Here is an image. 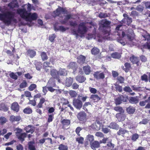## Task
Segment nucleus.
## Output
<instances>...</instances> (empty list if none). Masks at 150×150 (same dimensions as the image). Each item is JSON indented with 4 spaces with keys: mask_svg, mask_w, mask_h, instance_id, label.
I'll return each instance as SVG.
<instances>
[{
    "mask_svg": "<svg viewBox=\"0 0 150 150\" xmlns=\"http://www.w3.org/2000/svg\"><path fill=\"white\" fill-rule=\"evenodd\" d=\"M50 74L54 79L57 80L59 82L60 81L58 71L56 69H53L51 70L50 71Z\"/></svg>",
    "mask_w": 150,
    "mask_h": 150,
    "instance_id": "nucleus-10",
    "label": "nucleus"
},
{
    "mask_svg": "<svg viewBox=\"0 0 150 150\" xmlns=\"http://www.w3.org/2000/svg\"><path fill=\"white\" fill-rule=\"evenodd\" d=\"M67 67L69 69H71L75 71L77 68V65L76 62H71L67 66Z\"/></svg>",
    "mask_w": 150,
    "mask_h": 150,
    "instance_id": "nucleus-17",
    "label": "nucleus"
},
{
    "mask_svg": "<svg viewBox=\"0 0 150 150\" xmlns=\"http://www.w3.org/2000/svg\"><path fill=\"white\" fill-rule=\"evenodd\" d=\"M141 2V0H137L135 2H132V1L131 2H129V1L128 0H124L123 1H122V2H121V4L123 5H125L126 4H136L137 3H139Z\"/></svg>",
    "mask_w": 150,
    "mask_h": 150,
    "instance_id": "nucleus-31",
    "label": "nucleus"
},
{
    "mask_svg": "<svg viewBox=\"0 0 150 150\" xmlns=\"http://www.w3.org/2000/svg\"><path fill=\"white\" fill-rule=\"evenodd\" d=\"M21 120V117L20 116H15L11 115L10 117L9 120L12 122L15 121H19Z\"/></svg>",
    "mask_w": 150,
    "mask_h": 150,
    "instance_id": "nucleus-20",
    "label": "nucleus"
},
{
    "mask_svg": "<svg viewBox=\"0 0 150 150\" xmlns=\"http://www.w3.org/2000/svg\"><path fill=\"white\" fill-rule=\"evenodd\" d=\"M128 131L125 130L124 129L121 128L117 132V134L118 135L124 134L128 132Z\"/></svg>",
    "mask_w": 150,
    "mask_h": 150,
    "instance_id": "nucleus-40",
    "label": "nucleus"
},
{
    "mask_svg": "<svg viewBox=\"0 0 150 150\" xmlns=\"http://www.w3.org/2000/svg\"><path fill=\"white\" fill-rule=\"evenodd\" d=\"M46 101V100L43 97L41 98L40 100L39 103L36 106L38 108H41L43 107V104Z\"/></svg>",
    "mask_w": 150,
    "mask_h": 150,
    "instance_id": "nucleus-27",
    "label": "nucleus"
},
{
    "mask_svg": "<svg viewBox=\"0 0 150 150\" xmlns=\"http://www.w3.org/2000/svg\"><path fill=\"white\" fill-rule=\"evenodd\" d=\"M82 96L79 95L78 98H74L73 100V104L74 107L77 109L80 110L82 108L83 105L82 102L80 100Z\"/></svg>",
    "mask_w": 150,
    "mask_h": 150,
    "instance_id": "nucleus-5",
    "label": "nucleus"
},
{
    "mask_svg": "<svg viewBox=\"0 0 150 150\" xmlns=\"http://www.w3.org/2000/svg\"><path fill=\"white\" fill-rule=\"evenodd\" d=\"M142 35L143 37L142 40H147L146 44L143 45V47H150V42L148 41L150 40V34L148 33L146 31H144Z\"/></svg>",
    "mask_w": 150,
    "mask_h": 150,
    "instance_id": "nucleus-7",
    "label": "nucleus"
},
{
    "mask_svg": "<svg viewBox=\"0 0 150 150\" xmlns=\"http://www.w3.org/2000/svg\"><path fill=\"white\" fill-rule=\"evenodd\" d=\"M139 135L137 133H135L133 134L131 137V139L133 141H135L138 138Z\"/></svg>",
    "mask_w": 150,
    "mask_h": 150,
    "instance_id": "nucleus-55",
    "label": "nucleus"
},
{
    "mask_svg": "<svg viewBox=\"0 0 150 150\" xmlns=\"http://www.w3.org/2000/svg\"><path fill=\"white\" fill-rule=\"evenodd\" d=\"M90 98L96 101H99L101 99V98L96 94H92L91 95Z\"/></svg>",
    "mask_w": 150,
    "mask_h": 150,
    "instance_id": "nucleus-35",
    "label": "nucleus"
},
{
    "mask_svg": "<svg viewBox=\"0 0 150 150\" xmlns=\"http://www.w3.org/2000/svg\"><path fill=\"white\" fill-rule=\"evenodd\" d=\"M77 117L80 123H85L87 119L86 113L83 111H81L77 114Z\"/></svg>",
    "mask_w": 150,
    "mask_h": 150,
    "instance_id": "nucleus-4",
    "label": "nucleus"
},
{
    "mask_svg": "<svg viewBox=\"0 0 150 150\" xmlns=\"http://www.w3.org/2000/svg\"><path fill=\"white\" fill-rule=\"evenodd\" d=\"M76 80L80 83H82L84 82L86 80V78L83 76L78 75L76 76Z\"/></svg>",
    "mask_w": 150,
    "mask_h": 150,
    "instance_id": "nucleus-28",
    "label": "nucleus"
},
{
    "mask_svg": "<svg viewBox=\"0 0 150 150\" xmlns=\"http://www.w3.org/2000/svg\"><path fill=\"white\" fill-rule=\"evenodd\" d=\"M122 69L125 72H128L131 69V66L130 63L128 62H126L124 64V66L122 67Z\"/></svg>",
    "mask_w": 150,
    "mask_h": 150,
    "instance_id": "nucleus-18",
    "label": "nucleus"
},
{
    "mask_svg": "<svg viewBox=\"0 0 150 150\" xmlns=\"http://www.w3.org/2000/svg\"><path fill=\"white\" fill-rule=\"evenodd\" d=\"M129 102L132 104H136L138 103L139 99L137 97H131L129 98Z\"/></svg>",
    "mask_w": 150,
    "mask_h": 150,
    "instance_id": "nucleus-34",
    "label": "nucleus"
},
{
    "mask_svg": "<svg viewBox=\"0 0 150 150\" xmlns=\"http://www.w3.org/2000/svg\"><path fill=\"white\" fill-rule=\"evenodd\" d=\"M144 7L141 5H139L138 6L135 8V9L136 10L140 12H142L144 10Z\"/></svg>",
    "mask_w": 150,
    "mask_h": 150,
    "instance_id": "nucleus-58",
    "label": "nucleus"
},
{
    "mask_svg": "<svg viewBox=\"0 0 150 150\" xmlns=\"http://www.w3.org/2000/svg\"><path fill=\"white\" fill-rule=\"evenodd\" d=\"M91 127L94 129L98 131L100 129V126L97 125L96 123L92 124L91 125Z\"/></svg>",
    "mask_w": 150,
    "mask_h": 150,
    "instance_id": "nucleus-46",
    "label": "nucleus"
},
{
    "mask_svg": "<svg viewBox=\"0 0 150 150\" xmlns=\"http://www.w3.org/2000/svg\"><path fill=\"white\" fill-rule=\"evenodd\" d=\"M26 135L27 134L26 133H23L17 134L16 136L20 140L23 142L24 141L25 138L26 137Z\"/></svg>",
    "mask_w": 150,
    "mask_h": 150,
    "instance_id": "nucleus-29",
    "label": "nucleus"
},
{
    "mask_svg": "<svg viewBox=\"0 0 150 150\" xmlns=\"http://www.w3.org/2000/svg\"><path fill=\"white\" fill-rule=\"evenodd\" d=\"M23 112L25 114H30L32 113V110L30 108L27 107L23 110Z\"/></svg>",
    "mask_w": 150,
    "mask_h": 150,
    "instance_id": "nucleus-48",
    "label": "nucleus"
},
{
    "mask_svg": "<svg viewBox=\"0 0 150 150\" xmlns=\"http://www.w3.org/2000/svg\"><path fill=\"white\" fill-rule=\"evenodd\" d=\"M91 53L93 55H96L100 52L99 50L97 47H93L91 50Z\"/></svg>",
    "mask_w": 150,
    "mask_h": 150,
    "instance_id": "nucleus-42",
    "label": "nucleus"
},
{
    "mask_svg": "<svg viewBox=\"0 0 150 150\" xmlns=\"http://www.w3.org/2000/svg\"><path fill=\"white\" fill-rule=\"evenodd\" d=\"M87 138L88 140L90 142V143L92 142L94 140V136L92 135H88L87 136Z\"/></svg>",
    "mask_w": 150,
    "mask_h": 150,
    "instance_id": "nucleus-63",
    "label": "nucleus"
},
{
    "mask_svg": "<svg viewBox=\"0 0 150 150\" xmlns=\"http://www.w3.org/2000/svg\"><path fill=\"white\" fill-rule=\"evenodd\" d=\"M69 94L70 96L72 98L76 97L77 95L76 92L73 90H71L69 91Z\"/></svg>",
    "mask_w": 150,
    "mask_h": 150,
    "instance_id": "nucleus-52",
    "label": "nucleus"
},
{
    "mask_svg": "<svg viewBox=\"0 0 150 150\" xmlns=\"http://www.w3.org/2000/svg\"><path fill=\"white\" fill-rule=\"evenodd\" d=\"M141 78L142 81H144L145 82H147L148 81V76L145 74H144L142 76Z\"/></svg>",
    "mask_w": 150,
    "mask_h": 150,
    "instance_id": "nucleus-53",
    "label": "nucleus"
},
{
    "mask_svg": "<svg viewBox=\"0 0 150 150\" xmlns=\"http://www.w3.org/2000/svg\"><path fill=\"white\" fill-rule=\"evenodd\" d=\"M76 141L79 144H83V143L84 138L83 137L80 136L79 137H77L76 138Z\"/></svg>",
    "mask_w": 150,
    "mask_h": 150,
    "instance_id": "nucleus-56",
    "label": "nucleus"
},
{
    "mask_svg": "<svg viewBox=\"0 0 150 150\" xmlns=\"http://www.w3.org/2000/svg\"><path fill=\"white\" fill-rule=\"evenodd\" d=\"M122 37H124L125 35H126L129 41H132L134 38V35L133 30L131 28H128L126 31V34L123 31H122Z\"/></svg>",
    "mask_w": 150,
    "mask_h": 150,
    "instance_id": "nucleus-6",
    "label": "nucleus"
},
{
    "mask_svg": "<svg viewBox=\"0 0 150 150\" xmlns=\"http://www.w3.org/2000/svg\"><path fill=\"white\" fill-rule=\"evenodd\" d=\"M34 142L30 141L28 143V148L30 150H36L35 146L33 145Z\"/></svg>",
    "mask_w": 150,
    "mask_h": 150,
    "instance_id": "nucleus-37",
    "label": "nucleus"
},
{
    "mask_svg": "<svg viewBox=\"0 0 150 150\" xmlns=\"http://www.w3.org/2000/svg\"><path fill=\"white\" fill-rule=\"evenodd\" d=\"M112 57L115 59H119L121 57L120 54L117 52H115L112 53L111 54Z\"/></svg>",
    "mask_w": 150,
    "mask_h": 150,
    "instance_id": "nucleus-45",
    "label": "nucleus"
},
{
    "mask_svg": "<svg viewBox=\"0 0 150 150\" xmlns=\"http://www.w3.org/2000/svg\"><path fill=\"white\" fill-rule=\"evenodd\" d=\"M129 59L133 64H136L137 66H139L141 65L140 63V60L138 57L135 56L132 54L129 58Z\"/></svg>",
    "mask_w": 150,
    "mask_h": 150,
    "instance_id": "nucleus-8",
    "label": "nucleus"
},
{
    "mask_svg": "<svg viewBox=\"0 0 150 150\" xmlns=\"http://www.w3.org/2000/svg\"><path fill=\"white\" fill-rule=\"evenodd\" d=\"M116 117L119 122H121L125 120L126 115L124 113H118L116 114Z\"/></svg>",
    "mask_w": 150,
    "mask_h": 150,
    "instance_id": "nucleus-14",
    "label": "nucleus"
},
{
    "mask_svg": "<svg viewBox=\"0 0 150 150\" xmlns=\"http://www.w3.org/2000/svg\"><path fill=\"white\" fill-rule=\"evenodd\" d=\"M36 87L37 86L35 84H32L28 87L29 90L30 91H33L36 88Z\"/></svg>",
    "mask_w": 150,
    "mask_h": 150,
    "instance_id": "nucleus-59",
    "label": "nucleus"
},
{
    "mask_svg": "<svg viewBox=\"0 0 150 150\" xmlns=\"http://www.w3.org/2000/svg\"><path fill=\"white\" fill-rule=\"evenodd\" d=\"M28 84L26 80H23L20 84L19 87L21 88H23L27 86Z\"/></svg>",
    "mask_w": 150,
    "mask_h": 150,
    "instance_id": "nucleus-41",
    "label": "nucleus"
},
{
    "mask_svg": "<svg viewBox=\"0 0 150 150\" xmlns=\"http://www.w3.org/2000/svg\"><path fill=\"white\" fill-rule=\"evenodd\" d=\"M122 25L121 24H119L116 25L115 29V32L118 33L119 31H121L122 29Z\"/></svg>",
    "mask_w": 150,
    "mask_h": 150,
    "instance_id": "nucleus-54",
    "label": "nucleus"
},
{
    "mask_svg": "<svg viewBox=\"0 0 150 150\" xmlns=\"http://www.w3.org/2000/svg\"><path fill=\"white\" fill-rule=\"evenodd\" d=\"M100 142L97 141H95L90 143L91 147L93 150H96V148L99 147L100 146Z\"/></svg>",
    "mask_w": 150,
    "mask_h": 150,
    "instance_id": "nucleus-19",
    "label": "nucleus"
},
{
    "mask_svg": "<svg viewBox=\"0 0 150 150\" xmlns=\"http://www.w3.org/2000/svg\"><path fill=\"white\" fill-rule=\"evenodd\" d=\"M132 20L131 18L129 17L124 18L121 21V23L122 24H126L129 26L132 22Z\"/></svg>",
    "mask_w": 150,
    "mask_h": 150,
    "instance_id": "nucleus-16",
    "label": "nucleus"
},
{
    "mask_svg": "<svg viewBox=\"0 0 150 150\" xmlns=\"http://www.w3.org/2000/svg\"><path fill=\"white\" fill-rule=\"evenodd\" d=\"M47 109H48V114H54L53 112H54L55 110V109L53 107H49Z\"/></svg>",
    "mask_w": 150,
    "mask_h": 150,
    "instance_id": "nucleus-51",
    "label": "nucleus"
},
{
    "mask_svg": "<svg viewBox=\"0 0 150 150\" xmlns=\"http://www.w3.org/2000/svg\"><path fill=\"white\" fill-rule=\"evenodd\" d=\"M115 86V89L117 91L119 92H122V88L121 86L117 84V83L114 84Z\"/></svg>",
    "mask_w": 150,
    "mask_h": 150,
    "instance_id": "nucleus-43",
    "label": "nucleus"
},
{
    "mask_svg": "<svg viewBox=\"0 0 150 150\" xmlns=\"http://www.w3.org/2000/svg\"><path fill=\"white\" fill-rule=\"evenodd\" d=\"M124 91L126 92L130 93L132 91V90L129 86H125L123 88Z\"/></svg>",
    "mask_w": 150,
    "mask_h": 150,
    "instance_id": "nucleus-64",
    "label": "nucleus"
},
{
    "mask_svg": "<svg viewBox=\"0 0 150 150\" xmlns=\"http://www.w3.org/2000/svg\"><path fill=\"white\" fill-rule=\"evenodd\" d=\"M26 4L22 6L23 8H19L17 10V13L21 17L25 20L26 21L31 22L37 19L38 18L37 14L34 13H32L28 12L24 8Z\"/></svg>",
    "mask_w": 150,
    "mask_h": 150,
    "instance_id": "nucleus-1",
    "label": "nucleus"
},
{
    "mask_svg": "<svg viewBox=\"0 0 150 150\" xmlns=\"http://www.w3.org/2000/svg\"><path fill=\"white\" fill-rule=\"evenodd\" d=\"M11 108L14 112H17L19 110L20 106L17 102H14L11 104Z\"/></svg>",
    "mask_w": 150,
    "mask_h": 150,
    "instance_id": "nucleus-12",
    "label": "nucleus"
},
{
    "mask_svg": "<svg viewBox=\"0 0 150 150\" xmlns=\"http://www.w3.org/2000/svg\"><path fill=\"white\" fill-rule=\"evenodd\" d=\"M0 109L1 110H2L4 111H6L8 110V108L4 104L1 105L0 106Z\"/></svg>",
    "mask_w": 150,
    "mask_h": 150,
    "instance_id": "nucleus-61",
    "label": "nucleus"
},
{
    "mask_svg": "<svg viewBox=\"0 0 150 150\" xmlns=\"http://www.w3.org/2000/svg\"><path fill=\"white\" fill-rule=\"evenodd\" d=\"M24 130L27 133L30 132L31 134H33L34 131L33 126L30 125L24 128Z\"/></svg>",
    "mask_w": 150,
    "mask_h": 150,
    "instance_id": "nucleus-24",
    "label": "nucleus"
},
{
    "mask_svg": "<svg viewBox=\"0 0 150 150\" xmlns=\"http://www.w3.org/2000/svg\"><path fill=\"white\" fill-rule=\"evenodd\" d=\"M114 110L117 112H119V113H124V110L122 107L120 106H116L114 108Z\"/></svg>",
    "mask_w": 150,
    "mask_h": 150,
    "instance_id": "nucleus-44",
    "label": "nucleus"
},
{
    "mask_svg": "<svg viewBox=\"0 0 150 150\" xmlns=\"http://www.w3.org/2000/svg\"><path fill=\"white\" fill-rule=\"evenodd\" d=\"M73 81V78L71 77L67 78L66 80L65 84L67 87H70L72 85Z\"/></svg>",
    "mask_w": 150,
    "mask_h": 150,
    "instance_id": "nucleus-26",
    "label": "nucleus"
},
{
    "mask_svg": "<svg viewBox=\"0 0 150 150\" xmlns=\"http://www.w3.org/2000/svg\"><path fill=\"white\" fill-rule=\"evenodd\" d=\"M93 75L94 78L97 80L103 79L105 77L103 72L100 73V71H98L95 72Z\"/></svg>",
    "mask_w": 150,
    "mask_h": 150,
    "instance_id": "nucleus-11",
    "label": "nucleus"
},
{
    "mask_svg": "<svg viewBox=\"0 0 150 150\" xmlns=\"http://www.w3.org/2000/svg\"><path fill=\"white\" fill-rule=\"evenodd\" d=\"M41 56L43 61L46 60L48 59L47 55L45 52H42L41 53Z\"/></svg>",
    "mask_w": 150,
    "mask_h": 150,
    "instance_id": "nucleus-49",
    "label": "nucleus"
},
{
    "mask_svg": "<svg viewBox=\"0 0 150 150\" xmlns=\"http://www.w3.org/2000/svg\"><path fill=\"white\" fill-rule=\"evenodd\" d=\"M55 114H48V117L47 119V122H52L54 119V115Z\"/></svg>",
    "mask_w": 150,
    "mask_h": 150,
    "instance_id": "nucleus-47",
    "label": "nucleus"
},
{
    "mask_svg": "<svg viewBox=\"0 0 150 150\" xmlns=\"http://www.w3.org/2000/svg\"><path fill=\"white\" fill-rule=\"evenodd\" d=\"M8 6L11 8H13L18 7V3L16 0H13L8 4Z\"/></svg>",
    "mask_w": 150,
    "mask_h": 150,
    "instance_id": "nucleus-23",
    "label": "nucleus"
},
{
    "mask_svg": "<svg viewBox=\"0 0 150 150\" xmlns=\"http://www.w3.org/2000/svg\"><path fill=\"white\" fill-rule=\"evenodd\" d=\"M59 76H65L67 75V71L64 69H61L58 71Z\"/></svg>",
    "mask_w": 150,
    "mask_h": 150,
    "instance_id": "nucleus-36",
    "label": "nucleus"
},
{
    "mask_svg": "<svg viewBox=\"0 0 150 150\" xmlns=\"http://www.w3.org/2000/svg\"><path fill=\"white\" fill-rule=\"evenodd\" d=\"M82 128L80 127H77L76 129L75 132L77 135L79 137H80L81 136V134H80V132L82 130Z\"/></svg>",
    "mask_w": 150,
    "mask_h": 150,
    "instance_id": "nucleus-62",
    "label": "nucleus"
},
{
    "mask_svg": "<svg viewBox=\"0 0 150 150\" xmlns=\"http://www.w3.org/2000/svg\"><path fill=\"white\" fill-rule=\"evenodd\" d=\"M86 57L83 55H80L77 58V62L79 64H82L85 62L86 60Z\"/></svg>",
    "mask_w": 150,
    "mask_h": 150,
    "instance_id": "nucleus-25",
    "label": "nucleus"
},
{
    "mask_svg": "<svg viewBox=\"0 0 150 150\" xmlns=\"http://www.w3.org/2000/svg\"><path fill=\"white\" fill-rule=\"evenodd\" d=\"M58 149L59 150H68L67 146L62 144L59 145Z\"/></svg>",
    "mask_w": 150,
    "mask_h": 150,
    "instance_id": "nucleus-39",
    "label": "nucleus"
},
{
    "mask_svg": "<svg viewBox=\"0 0 150 150\" xmlns=\"http://www.w3.org/2000/svg\"><path fill=\"white\" fill-rule=\"evenodd\" d=\"M54 12L55 14V16H59L61 14L64 15L67 14V11L61 7L57 9L56 11Z\"/></svg>",
    "mask_w": 150,
    "mask_h": 150,
    "instance_id": "nucleus-13",
    "label": "nucleus"
},
{
    "mask_svg": "<svg viewBox=\"0 0 150 150\" xmlns=\"http://www.w3.org/2000/svg\"><path fill=\"white\" fill-rule=\"evenodd\" d=\"M111 23V22L106 19L102 20L99 24V30L103 32L107 36L109 35L110 28L109 26Z\"/></svg>",
    "mask_w": 150,
    "mask_h": 150,
    "instance_id": "nucleus-3",
    "label": "nucleus"
},
{
    "mask_svg": "<svg viewBox=\"0 0 150 150\" xmlns=\"http://www.w3.org/2000/svg\"><path fill=\"white\" fill-rule=\"evenodd\" d=\"M86 28L85 25V23H81L79 25L77 30L78 33L81 35L85 34L87 32Z\"/></svg>",
    "mask_w": 150,
    "mask_h": 150,
    "instance_id": "nucleus-9",
    "label": "nucleus"
},
{
    "mask_svg": "<svg viewBox=\"0 0 150 150\" xmlns=\"http://www.w3.org/2000/svg\"><path fill=\"white\" fill-rule=\"evenodd\" d=\"M108 127L114 129H118L119 127V126L115 122H111L109 126H108Z\"/></svg>",
    "mask_w": 150,
    "mask_h": 150,
    "instance_id": "nucleus-33",
    "label": "nucleus"
},
{
    "mask_svg": "<svg viewBox=\"0 0 150 150\" xmlns=\"http://www.w3.org/2000/svg\"><path fill=\"white\" fill-rule=\"evenodd\" d=\"M109 127H103L102 128V131L104 133L107 134L110 132V129L108 128Z\"/></svg>",
    "mask_w": 150,
    "mask_h": 150,
    "instance_id": "nucleus-60",
    "label": "nucleus"
},
{
    "mask_svg": "<svg viewBox=\"0 0 150 150\" xmlns=\"http://www.w3.org/2000/svg\"><path fill=\"white\" fill-rule=\"evenodd\" d=\"M15 13L12 11H8L4 13H0V20L6 25H9L14 20Z\"/></svg>",
    "mask_w": 150,
    "mask_h": 150,
    "instance_id": "nucleus-2",
    "label": "nucleus"
},
{
    "mask_svg": "<svg viewBox=\"0 0 150 150\" xmlns=\"http://www.w3.org/2000/svg\"><path fill=\"white\" fill-rule=\"evenodd\" d=\"M6 122V119L4 117L2 116L0 117V123L1 125L4 124Z\"/></svg>",
    "mask_w": 150,
    "mask_h": 150,
    "instance_id": "nucleus-57",
    "label": "nucleus"
},
{
    "mask_svg": "<svg viewBox=\"0 0 150 150\" xmlns=\"http://www.w3.org/2000/svg\"><path fill=\"white\" fill-rule=\"evenodd\" d=\"M127 98L124 96L122 95H120L115 100L116 104H120L122 103V101L126 102V101Z\"/></svg>",
    "mask_w": 150,
    "mask_h": 150,
    "instance_id": "nucleus-15",
    "label": "nucleus"
},
{
    "mask_svg": "<svg viewBox=\"0 0 150 150\" xmlns=\"http://www.w3.org/2000/svg\"><path fill=\"white\" fill-rule=\"evenodd\" d=\"M27 55L31 58H33L36 54V52L33 50H29L27 51Z\"/></svg>",
    "mask_w": 150,
    "mask_h": 150,
    "instance_id": "nucleus-32",
    "label": "nucleus"
},
{
    "mask_svg": "<svg viewBox=\"0 0 150 150\" xmlns=\"http://www.w3.org/2000/svg\"><path fill=\"white\" fill-rule=\"evenodd\" d=\"M83 69L86 75L89 74L91 71V68L88 65L83 66Z\"/></svg>",
    "mask_w": 150,
    "mask_h": 150,
    "instance_id": "nucleus-22",
    "label": "nucleus"
},
{
    "mask_svg": "<svg viewBox=\"0 0 150 150\" xmlns=\"http://www.w3.org/2000/svg\"><path fill=\"white\" fill-rule=\"evenodd\" d=\"M135 108L131 106H130L126 108L127 112L129 114H133L135 112Z\"/></svg>",
    "mask_w": 150,
    "mask_h": 150,
    "instance_id": "nucleus-30",
    "label": "nucleus"
},
{
    "mask_svg": "<svg viewBox=\"0 0 150 150\" xmlns=\"http://www.w3.org/2000/svg\"><path fill=\"white\" fill-rule=\"evenodd\" d=\"M61 122L62 125V128L67 127L71 123L70 120L68 119H62Z\"/></svg>",
    "mask_w": 150,
    "mask_h": 150,
    "instance_id": "nucleus-21",
    "label": "nucleus"
},
{
    "mask_svg": "<svg viewBox=\"0 0 150 150\" xmlns=\"http://www.w3.org/2000/svg\"><path fill=\"white\" fill-rule=\"evenodd\" d=\"M71 16L70 15H66L65 16V17L64 18V19L62 20H61V22L63 24H64L66 23L68 21L71 17Z\"/></svg>",
    "mask_w": 150,
    "mask_h": 150,
    "instance_id": "nucleus-38",
    "label": "nucleus"
},
{
    "mask_svg": "<svg viewBox=\"0 0 150 150\" xmlns=\"http://www.w3.org/2000/svg\"><path fill=\"white\" fill-rule=\"evenodd\" d=\"M114 144H113L111 142H110L107 144L106 146H103V148L104 150H105L107 148H108L109 147L110 148H113L114 147Z\"/></svg>",
    "mask_w": 150,
    "mask_h": 150,
    "instance_id": "nucleus-50",
    "label": "nucleus"
}]
</instances>
